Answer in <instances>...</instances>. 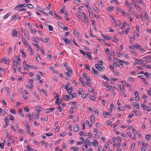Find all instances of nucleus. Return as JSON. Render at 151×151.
<instances>
[{"instance_id":"nucleus-2","label":"nucleus","mask_w":151,"mask_h":151,"mask_svg":"<svg viewBox=\"0 0 151 151\" xmlns=\"http://www.w3.org/2000/svg\"><path fill=\"white\" fill-rule=\"evenodd\" d=\"M141 106L143 107V109L145 110H146L149 111L151 110V108L150 107H148L144 104H141Z\"/></svg>"},{"instance_id":"nucleus-9","label":"nucleus","mask_w":151,"mask_h":151,"mask_svg":"<svg viewBox=\"0 0 151 151\" xmlns=\"http://www.w3.org/2000/svg\"><path fill=\"white\" fill-rule=\"evenodd\" d=\"M12 35L13 37H14L17 36V32L15 29H13L12 31Z\"/></svg>"},{"instance_id":"nucleus-48","label":"nucleus","mask_w":151,"mask_h":151,"mask_svg":"<svg viewBox=\"0 0 151 151\" xmlns=\"http://www.w3.org/2000/svg\"><path fill=\"white\" fill-rule=\"evenodd\" d=\"M41 142L42 143V145H44L45 147L47 148V144L46 142H45L43 140Z\"/></svg>"},{"instance_id":"nucleus-49","label":"nucleus","mask_w":151,"mask_h":151,"mask_svg":"<svg viewBox=\"0 0 151 151\" xmlns=\"http://www.w3.org/2000/svg\"><path fill=\"white\" fill-rule=\"evenodd\" d=\"M107 124L109 126H112V122L109 121H108L106 122Z\"/></svg>"},{"instance_id":"nucleus-18","label":"nucleus","mask_w":151,"mask_h":151,"mask_svg":"<svg viewBox=\"0 0 151 151\" xmlns=\"http://www.w3.org/2000/svg\"><path fill=\"white\" fill-rule=\"evenodd\" d=\"M58 25L60 28H63L64 26V24L61 22H58Z\"/></svg>"},{"instance_id":"nucleus-7","label":"nucleus","mask_w":151,"mask_h":151,"mask_svg":"<svg viewBox=\"0 0 151 151\" xmlns=\"http://www.w3.org/2000/svg\"><path fill=\"white\" fill-rule=\"evenodd\" d=\"M116 11H117L118 12L122 14H125V13L124 11L122 9L119 8L118 7H116Z\"/></svg>"},{"instance_id":"nucleus-57","label":"nucleus","mask_w":151,"mask_h":151,"mask_svg":"<svg viewBox=\"0 0 151 151\" xmlns=\"http://www.w3.org/2000/svg\"><path fill=\"white\" fill-rule=\"evenodd\" d=\"M5 123L6 124H9V123H8L9 122V120L8 119L7 117H5Z\"/></svg>"},{"instance_id":"nucleus-21","label":"nucleus","mask_w":151,"mask_h":151,"mask_svg":"<svg viewBox=\"0 0 151 151\" xmlns=\"http://www.w3.org/2000/svg\"><path fill=\"white\" fill-rule=\"evenodd\" d=\"M121 62L122 63H125L126 65H128L129 64V62L127 61H123L121 60H119L118 61V62Z\"/></svg>"},{"instance_id":"nucleus-5","label":"nucleus","mask_w":151,"mask_h":151,"mask_svg":"<svg viewBox=\"0 0 151 151\" xmlns=\"http://www.w3.org/2000/svg\"><path fill=\"white\" fill-rule=\"evenodd\" d=\"M132 4L135 7H137V8L140 9V10H141V8L137 3L134 1L132 2Z\"/></svg>"},{"instance_id":"nucleus-63","label":"nucleus","mask_w":151,"mask_h":151,"mask_svg":"<svg viewBox=\"0 0 151 151\" xmlns=\"http://www.w3.org/2000/svg\"><path fill=\"white\" fill-rule=\"evenodd\" d=\"M73 34L74 35H76V34H77V32L76 30V29H74L73 31Z\"/></svg>"},{"instance_id":"nucleus-44","label":"nucleus","mask_w":151,"mask_h":151,"mask_svg":"<svg viewBox=\"0 0 151 151\" xmlns=\"http://www.w3.org/2000/svg\"><path fill=\"white\" fill-rule=\"evenodd\" d=\"M24 109V111L26 112H29L30 111V109L29 108L27 107H25Z\"/></svg>"},{"instance_id":"nucleus-22","label":"nucleus","mask_w":151,"mask_h":151,"mask_svg":"<svg viewBox=\"0 0 151 151\" xmlns=\"http://www.w3.org/2000/svg\"><path fill=\"white\" fill-rule=\"evenodd\" d=\"M27 4H19L18 5V6L19 7H20V8L22 7H27Z\"/></svg>"},{"instance_id":"nucleus-38","label":"nucleus","mask_w":151,"mask_h":151,"mask_svg":"<svg viewBox=\"0 0 151 151\" xmlns=\"http://www.w3.org/2000/svg\"><path fill=\"white\" fill-rule=\"evenodd\" d=\"M137 34L135 30H134V36L132 37V38L133 40H135V36Z\"/></svg>"},{"instance_id":"nucleus-47","label":"nucleus","mask_w":151,"mask_h":151,"mask_svg":"<svg viewBox=\"0 0 151 151\" xmlns=\"http://www.w3.org/2000/svg\"><path fill=\"white\" fill-rule=\"evenodd\" d=\"M10 119L12 121H14V120L13 116L11 114L10 115Z\"/></svg>"},{"instance_id":"nucleus-26","label":"nucleus","mask_w":151,"mask_h":151,"mask_svg":"<svg viewBox=\"0 0 151 151\" xmlns=\"http://www.w3.org/2000/svg\"><path fill=\"white\" fill-rule=\"evenodd\" d=\"M126 6L129 8L130 6H132V4L129 2L128 1H126Z\"/></svg>"},{"instance_id":"nucleus-37","label":"nucleus","mask_w":151,"mask_h":151,"mask_svg":"<svg viewBox=\"0 0 151 151\" xmlns=\"http://www.w3.org/2000/svg\"><path fill=\"white\" fill-rule=\"evenodd\" d=\"M10 13H8L6 15H5L4 17V19H6L8 16H10Z\"/></svg>"},{"instance_id":"nucleus-30","label":"nucleus","mask_w":151,"mask_h":151,"mask_svg":"<svg viewBox=\"0 0 151 151\" xmlns=\"http://www.w3.org/2000/svg\"><path fill=\"white\" fill-rule=\"evenodd\" d=\"M83 14L84 16V20H85V21L87 22H88V18L86 17L85 13H83Z\"/></svg>"},{"instance_id":"nucleus-31","label":"nucleus","mask_w":151,"mask_h":151,"mask_svg":"<svg viewBox=\"0 0 151 151\" xmlns=\"http://www.w3.org/2000/svg\"><path fill=\"white\" fill-rule=\"evenodd\" d=\"M19 113L22 117H23L24 114L23 113V111L22 109H19Z\"/></svg>"},{"instance_id":"nucleus-15","label":"nucleus","mask_w":151,"mask_h":151,"mask_svg":"<svg viewBox=\"0 0 151 151\" xmlns=\"http://www.w3.org/2000/svg\"><path fill=\"white\" fill-rule=\"evenodd\" d=\"M77 126H75L73 128V130L75 132H77L79 130V127L78 126V124H76Z\"/></svg>"},{"instance_id":"nucleus-4","label":"nucleus","mask_w":151,"mask_h":151,"mask_svg":"<svg viewBox=\"0 0 151 151\" xmlns=\"http://www.w3.org/2000/svg\"><path fill=\"white\" fill-rule=\"evenodd\" d=\"M93 74L95 76H98V73H99V71L95 70L93 68L92 69V70H91Z\"/></svg>"},{"instance_id":"nucleus-50","label":"nucleus","mask_w":151,"mask_h":151,"mask_svg":"<svg viewBox=\"0 0 151 151\" xmlns=\"http://www.w3.org/2000/svg\"><path fill=\"white\" fill-rule=\"evenodd\" d=\"M49 40V38H46V39H44V40H42V41H43V42L44 43H47L48 42V40Z\"/></svg>"},{"instance_id":"nucleus-45","label":"nucleus","mask_w":151,"mask_h":151,"mask_svg":"<svg viewBox=\"0 0 151 151\" xmlns=\"http://www.w3.org/2000/svg\"><path fill=\"white\" fill-rule=\"evenodd\" d=\"M5 88L7 91V93H9L10 92V89L8 87H5Z\"/></svg>"},{"instance_id":"nucleus-12","label":"nucleus","mask_w":151,"mask_h":151,"mask_svg":"<svg viewBox=\"0 0 151 151\" xmlns=\"http://www.w3.org/2000/svg\"><path fill=\"white\" fill-rule=\"evenodd\" d=\"M132 105L134 106V107H135L138 109H139V106L136 102H133L132 103Z\"/></svg>"},{"instance_id":"nucleus-41","label":"nucleus","mask_w":151,"mask_h":151,"mask_svg":"<svg viewBox=\"0 0 151 151\" xmlns=\"http://www.w3.org/2000/svg\"><path fill=\"white\" fill-rule=\"evenodd\" d=\"M48 29L49 31H52L53 30V27L50 25H48Z\"/></svg>"},{"instance_id":"nucleus-34","label":"nucleus","mask_w":151,"mask_h":151,"mask_svg":"<svg viewBox=\"0 0 151 151\" xmlns=\"http://www.w3.org/2000/svg\"><path fill=\"white\" fill-rule=\"evenodd\" d=\"M37 107V111L38 112V113L40 112V111H41V110H42L43 109V108H42L41 107Z\"/></svg>"},{"instance_id":"nucleus-62","label":"nucleus","mask_w":151,"mask_h":151,"mask_svg":"<svg viewBox=\"0 0 151 151\" xmlns=\"http://www.w3.org/2000/svg\"><path fill=\"white\" fill-rule=\"evenodd\" d=\"M121 135L123 136L124 138H127V136L126 134H124L123 133H121Z\"/></svg>"},{"instance_id":"nucleus-55","label":"nucleus","mask_w":151,"mask_h":151,"mask_svg":"<svg viewBox=\"0 0 151 151\" xmlns=\"http://www.w3.org/2000/svg\"><path fill=\"white\" fill-rule=\"evenodd\" d=\"M34 96L35 97H36L37 99L38 100H39L40 99L39 97H38L37 94V93H36V92H34Z\"/></svg>"},{"instance_id":"nucleus-64","label":"nucleus","mask_w":151,"mask_h":151,"mask_svg":"<svg viewBox=\"0 0 151 151\" xmlns=\"http://www.w3.org/2000/svg\"><path fill=\"white\" fill-rule=\"evenodd\" d=\"M63 28V30H67L68 29V28L64 25Z\"/></svg>"},{"instance_id":"nucleus-42","label":"nucleus","mask_w":151,"mask_h":151,"mask_svg":"<svg viewBox=\"0 0 151 151\" xmlns=\"http://www.w3.org/2000/svg\"><path fill=\"white\" fill-rule=\"evenodd\" d=\"M135 147V144L134 143H133L132 145H131V149L133 150L134 149Z\"/></svg>"},{"instance_id":"nucleus-20","label":"nucleus","mask_w":151,"mask_h":151,"mask_svg":"<svg viewBox=\"0 0 151 151\" xmlns=\"http://www.w3.org/2000/svg\"><path fill=\"white\" fill-rule=\"evenodd\" d=\"M28 47L29 50L30 51V54L32 56L34 53V51L32 50V48L30 46H28Z\"/></svg>"},{"instance_id":"nucleus-28","label":"nucleus","mask_w":151,"mask_h":151,"mask_svg":"<svg viewBox=\"0 0 151 151\" xmlns=\"http://www.w3.org/2000/svg\"><path fill=\"white\" fill-rule=\"evenodd\" d=\"M36 59L38 61H40V55L39 54H36Z\"/></svg>"},{"instance_id":"nucleus-59","label":"nucleus","mask_w":151,"mask_h":151,"mask_svg":"<svg viewBox=\"0 0 151 151\" xmlns=\"http://www.w3.org/2000/svg\"><path fill=\"white\" fill-rule=\"evenodd\" d=\"M143 58L145 59H147L149 58H151V56H146V57H143Z\"/></svg>"},{"instance_id":"nucleus-10","label":"nucleus","mask_w":151,"mask_h":151,"mask_svg":"<svg viewBox=\"0 0 151 151\" xmlns=\"http://www.w3.org/2000/svg\"><path fill=\"white\" fill-rule=\"evenodd\" d=\"M91 143H92V145H94V146H96V145L97 144V146H98V145L97 141L96 139H94L93 140V142H90L89 144V145H91Z\"/></svg>"},{"instance_id":"nucleus-6","label":"nucleus","mask_w":151,"mask_h":151,"mask_svg":"<svg viewBox=\"0 0 151 151\" xmlns=\"http://www.w3.org/2000/svg\"><path fill=\"white\" fill-rule=\"evenodd\" d=\"M83 77L86 80V81H90V77L89 76H87L86 74L84 73L83 74Z\"/></svg>"},{"instance_id":"nucleus-54","label":"nucleus","mask_w":151,"mask_h":151,"mask_svg":"<svg viewBox=\"0 0 151 151\" xmlns=\"http://www.w3.org/2000/svg\"><path fill=\"white\" fill-rule=\"evenodd\" d=\"M4 143H0V148L2 149H3L4 148Z\"/></svg>"},{"instance_id":"nucleus-1","label":"nucleus","mask_w":151,"mask_h":151,"mask_svg":"<svg viewBox=\"0 0 151 151\" xmlns=\"http://www.w3.org/2000/svg\"><path fill=\"white\" fill-rule=\"evenodd\" d=\"M133 46L139 49L142 52H143L145 51L144 49L143 48H142L138 44H135L133 45Z\"/></svg>"},{"instance_id":"nucleus-46","label":"nucleus","mask_w":151,"mask_h":151,"mask_svg":"<svg viewBox=\"0 0 151 151\" xmlns=\"http://www.w3.org/2000/svg\"><path fill=\"white\" fill-rule=\"evenodd\" d=\"M97 64H98L99 65H103V63L101 60H100L98 64L97 63Z\"/></svg>"},{"instance_id":"nucleus-36","label":"nucleus","mask_w":151,"mask_h":151,"mask_svg":"<svg viewBox=\"0 0 151 151\" xmlns=\"http://www.w3.org/2000/svg\"><path fill=\"white\" fill-rule=\"evenodd\" d=\"M93 7L95 11L97 13L99 12V10L98 8L95 6V5H93Z\"/></svg>"},{"instance_id":"nucleus-35","label":"nucleus","mask_w":151,"mask_h":151,"mask_svg":"<svg viewBox=\"0 0 151 151\" xmlns=\"http://www.w3.org/2000/svg\"><path fill=\"white\" fill-rule=\"evenodd\" d=\"M70 40H68V38L65 39V42L66 44H68L70 42Z\"/></svg>"},{"instance_id":"nucleus-14","label":"nucleus","mask_w":151,"mask_h":151,"mask_svg":"<svg viewBox=\"0 0 151 151\" xmlns=\"http://www.w3.org/2000/svg\"><path fill=\"white\" fill-rule=\"evenodd\" d=\"M15 58L17 60L16 63H17L20 64V60L19 57L18 55L16 56Z\"/></svg>"},{"instance_id":"nucleus-24","label":"nucleus","mask_w":151,"mask_h":151,"mask_svg":"<svg viewBox=\"0 0 151 151\" xmlns=\"http://www.w3.org/2000/svg\"><path fill=\"white\" fill-rule=\"evenodd\" d=\"M95 120V116L93 115H92L90 118V122L91 123H93V121Z\"/></svg>"},{"instance_id":"nucleus-29","label":"nucleus","mask_w":151,"mask_h":151,"mask_svg":"<svg viewBox=\"0 0 151 151\" xmlns=\"http://www.w3.org/2000/svg\"><path fill=\"white\" fill-rule=\"evenodd\" d=\"M21 53L22 54V56L24 58H25L26 57L25 53L22 50L21 51Z\"/></svg>"},{"instance_id":"nucleus-51","label":"nucleus","mask_w":151,"mask_h":151,"mask_svg":"<svg viewBox=\"0 0 151 151\" xmlns=\"http://www.w3.org/2000/svg\"><path fill=\"white\" fill-rule=\"evenodd\" d=\"M42 93L45 94L46 96H47V91L44 90V89L43 88H42L41 89Z\"/></svg>"},{"instance_id":"nucleus-61","label":"nucleus","mask_w":151,"mask_h":151,"mask_svg":"<svg viewBox=\"0 0 151 151\" xmlns=\"http://www.w3.org/2000/svg\"><path fill=\"white\" fill-rule=\"evenodd\" d=\"M45 135L46 136H52L53 134L52 133H49V134L45 133Z\"/></svg>"},{"instance_id":"nucleus-23","label":"nucleus","mask_w":151,"mask_h":151,"mask_svg":"<svg viewBox=\"0 0 151 151\" xmlns=\"http://www.w3.org/2000/svg\"><path fill=\"white\" fill-rule=\"evenodd\" d=\"M145 139L147 140H150L151 139V135H146L145 136Z\"/></svg>"},{"instance_id":"nucleus-32","label":"nucleus","mask_w":151,"mask_h":151,"mask_svg":"<svg viewBox=\"0 0 151 151\" xmlns=\"http://www.w3.org/2000/svg\"><path fill=\"white\" fill-rule=\"evenodd\" d=\"M102 77L105 80L107 81H110V80L108 78V77L106 76H104L103 75H102Z\"/></svg>"},{"instance_id":"nucleus-27","label":"nucleus","mask_w":151,"mask_h":151,"mask_svg":"<svg viewBox=\"0 0 151 151\" xmlns=\"http://www.w3.org/2000/svg\"><path fill=\"white\" fill-rule=\"evenodd\" d=\"M27 6L30 9H32L33 8L34 6L31 4H27Z\"/></svg>"},{"instance_id":"nucleus-43","label":"nucleus","mask_w":151,"mask_h":151,"mask_svg":"<svg viewBox=\"0 0 151 151\" xmlns=\"http://www.w3.org/2000/svg\"><path fill=\"white\" fill-rule=\"evenodd\" d=\"M133 133L134 135H135L137 134V132L135 128L133 129Z\"/></svg>"},{"instance_id":"nucleus-58","label":"nucleus","mask_w":151,"mask_h":151,"mask_svg":"<svg viewBox=\"0 0 151 151\" xmlns=\"http://www.w3.org/2000/svg\"><path fill=\"white\" fill-rule=\"evenodd\" d=\"M90 35L91 37H95V36L93 35L92 34V31L91 30V29H90Z\"/></svg>"},{"instance_id":"nucleus-17","label":"nucleus","mask_w":151,"mask_h":151,"mask_svg":"<svg viewBox=\"0 0 151 151\" xmlns=\"http://www.w3.org/2000/svg\"><path fill=\"white\" fill-rule=\"evenodd\" d=\"M102 35L104 38H105L107 40H110L112 39V38L111 37H110L109 36L104 35Z\"/></svg>"},{"instance_id":"nucleus-19","label":"nucleus","mask_w":151,"mask_h":151,"mask_svg":"<svg viewBox=\"0 0 151 151\" xmlns=\"http://www.w3.org/2000/svg\"><path fill=\"white\" fill-rule=\"evenodd\" d=\"M114 8V6H109L107 8V10L108 12H110L111 10H113Z\"/></svg>"},{"instance_id":"nucleus-11","label":"nucleus","mask_w":151,"mask_h":151,"mask_svg":"<svg viewBox=\"0 0 151 151\" xmlns=\"http://www.w3.org/2000/svg\"><path fill=\"white\" fill-rule=\"evenodd\" d=\"M27 149V150L29 151H35V149L32 148L29 145H28Z\"/></svg>"},{"instance_id":"nucleus-39","label":"nucleus","mask_w":151,"mask_h":151,"mask_svg":"<svg viewBox=\"0 0 151 151\" xmlns=\"http://www.w3.org/2000/svg\"><path fill=\"white\" fill-rule=\"evenodd\" d=\"M136 1L138 2L139 3H140L142 4L143 5L144 4V2L143 1H142V0H136Z\"/></svg>"},{"instance_id":"nucleus-60","label":"nucleus","mask_w":151,"mask_h":151,"mask_svg":"<svg viewBox=\"0 0 151 151\" xmlns=\"http://www.w3.org/2000/svg\"><path fill=\"white\" fill-rule=\"evenodd\" d=\"M90 99L92 100H95L96 99V98L93 96H91Z\"/></svg>"},{"instance_id":"nucleus-13","label":"nucleus","mask_w":151,"mask_h":151,"mask_svg":"<svg viewBox=\"0 0 151 151\" xmlns=\"http://www.w3.org/2000/svg\"><path fill=\"white\" fill-rule=\"evenodd\" d=\"M136 60H137V61L136 62V63L137 64H142V63H144V60H138L137 59Z\"/></svg>"},{"instance_id":"nucleus-40","label":"nucleus","mask_w":151,"mask_h":151,"mask_svg":"<svg viewBox=\"0 0 151 151\" xmlns=\"http://www.w3.org/2000/svg\"><path fill=\"white\" fill-rule=\"evenodd\" d=\"M24 41L23 42V43L26 46H28L27 42L26 40L24 38Z\"/></svg>"},{"instance_id":"nucleus-25","label":"nucleus","mask_w":151,"mask_h":151,"mask_svg":"<svg viewBox=\"0 0 151 151\" xmlns=\"http://www.w3.org/2000/svg\"><path fill=\"white\" fill-rule=\"evenodd\" d=\"M73 91V87L71 86L70 87V88L69 89H68L67 90L68 92V93H71Z\"/></svg>"},{"instance_id":"nucleus-56","label":"nucleus","mask_w":151,"mask_h":151,"mask_svg":"<svg viewBox=\"0 0 151 151\" xmlns=\"http://www.w3.org/2000/svg\"><path fill=\"white\" fill-rule=\"evenodd\" d=\"M36 9L40 12L42 10V9L39 6H37L36 7Z\"/></svg>"},{"instance_id":"nucleus-33","label":"nucleus","mask_w":151,"mask_h":151,"mask_svg":"<svg viewBox=\"0 0 151 151\" xmlns=\"http://www.w3.org/2000/svg\"><path fill=\"white\" fill-rule=\"evenodd\" d=\"M79 80L81 82V83L83 84V86H85L86 83H84L83 81V79L82 77L80 78Z\"/></svg>"},{"instance_id":"nucleus-52","label":"nucleus","mask_w":151,"mask_h":151,"mask_svg":"<svg viewBox=\"0 0 151 151\" xmlns=\"http://www.w3.org/2000/svg\"><path fill=\"white\" fill-rule=\"evenodd\" d=\"M63 86L64 87L65 89L67 90H68V89L69 86H68L67 84H63Z\"/></svg>"},{"instance_id":"nucleus-53","label":"nucleus","mask_w":151,"mask_h":151,"mask_svg":"<svg viewBox=\"0 0 151 151\" xmlns=\"http://www.w3.org/2000/svg\"><path fill=\"white\" fill-rule=\"evenodd\" d=\"M144 75L146 76V77L147 78L148 76H150V74L147 72H145L144 73Z\"/></svg>"},{"instance_id":"nucleus-8","label":"nucleus","mask_w":151,"mask_h":151,"mask_svg":"<svg viewBox=\"0 0 151 151\" xmlns=\"http://www.w3.org/2000/svg\"><path fill=\"white\" fill-rule=\"evenodd\" d=\"M9 58H8L7 57H4L3 58V60H2V61H4L6 62L5 63L6 64L8 65L9 64V62L7 63V61H9Z\"/></svg>"},{"instance_id":"nucleus-3","label":"nucleus","mask_w":151,"mask_h":151,"mask_svg":"<svg viewBox=\"0 0 151 151\" xmlns=\"http://www.w3.org/2000/svg\"><path fill=\"white\" fill-rule=\"evenodd\" d=\"M95 67L96 68L99 70L103 72L104 70V69L102 67H101L100 66H99L98 64H97V63H96L95 64Z\"/></svg>"},{"instance_id":"nucleus-16","label":"nucleus","mask_w":151,"mask_h":151,"mask_svg":"<svg viewBox=\"0 0 151 151\" xmlns=\"http://www.w3.org/2000/svg\"><path fill=\"white\" fill-rule=\"evenodd\" d=\"M87 55L88 56V58L89 60H91L92 58V57L91 55V53L90 52H87Z\"/></svg>"}]
</instances>
